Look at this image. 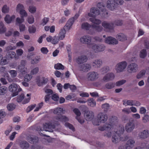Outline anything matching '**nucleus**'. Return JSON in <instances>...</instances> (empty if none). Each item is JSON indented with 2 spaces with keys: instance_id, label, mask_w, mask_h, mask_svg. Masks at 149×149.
I'll use <instances>...</instances> for the list:
<instances>
[{
  "instance_id": "1",
  "label": "nucleus",
  "mask_w": 149,
  "mask_h": 149,
  "mask_svg": "<svg viewBox=\"0 0 149 149\" xmlns=\"http://www.w3.org/2000/svg\"><path fill=\"white\" fill-rule=\"evenodd\" d=\"M100 11L102 12V15L103 14L107 15L108 14L105 9V7L104 6L103 3L101 2L98 3L97 8L93 7L91 8V12L88 13V15L89 17H93L90 18L89 20L94 24L99 25L101 22L100 20L95 18L96 16L100 14Z\"/></svg>"
},
{
  "instance_id": "2",
  "label": "nucleus",
  "mask_w": 149,
  "mask_h": 149,
  "mask_svg": "<svg viewBox=\"0 0 149 149\" xmlns=\"http://www.w3.org/2000/svg\"><path fill=\"white\" fill-rule=\"evenodd\" d=\"M81 28L84 30L88 31V33L91 35H93L96 32H100L103 29V28L100 26L94 24L90 25L87 22L83 23L81 25Z\"/></svg>"
},
{
  "instance_id": "3",
  "label": "nucleus",
  "mask_w": 149,
  "mask_h": 149,
  "mask_svg": "<svg viewBox=\"0 0 149 149\" xmlns=\"http://www.w3.org/2000/svg\"><path fill=\"white\" fill-rule=\"evenodd\" d=\"M79 16V14H76L74 17L70 19L67 22L63 28L61 29L59 33V38L60 39L62 40L65 38L66 31L70 29L74 20H76Z\"/></svg>"
},
{
  "instance_id": "4",
  "label": "nucleus",
  "mask_w": 149,
  "mask_h": 149,
  "mask_svg": "<svg viewBox=\"0 0 149 149\" xmlns=\"http://www.w3.org/2000/svg\"><path fill=\"white\" fill-rule=\"evenodd\" d=\"M117 128L119 129V130L116 131L114 130L113 135L112 139V141L115 143H116L120 141H125L128 139V136H125L124 138L121 137V134H123L124 131V128L123 127L120 126H117Z\"/></svg>"
},
{
  "instance_id": "5",
  "label": "nucleus",
  "mask_w": 149,
  "mask_h": 149,
  "mask_svg": "<svg viewBox=\"0 0 149 149\" xmlns=\"http://www.w3.org/2000/svg\"><path fill=\"white\" fill-rule=\"evenodd\" d=\"M109 121L110 122H107L104 125L99 127V130L101 131L111 130L113 132V128H116L118 119L116 117L113 116L109 119Z\"/></svg>"
},
{
  "instance_id": "6",
  "label": "nucleus",
  "mask_w": 149,
  "mask_h": 149,
  "mask_svg": "<svg viewBox=\"0 0 149 149\" xmlns=\"http://www.w3.org/2000/svg\"><path fill=\"white\" fill-rule=\"evenodd\" d=\"M123 22L122 20H116L113 23H107L106 21H104L102 23V26L105 29H108L109 31H113L114 24L116 26H121L123 24Z\"/></svg>"
},
{
  "instance_id": "7",
  "label": "nucleus",
  "mask_w": 149,
  "mask_h": 149,
  "mask_svg": "<svg viewBox=\"0 0 149 149\" xmlns=\"http://www.w3.org/2000/svg\"><path fill=\"white\" fill-rule=\"evenodd\" d=\"M97 120H94L93 121V125H98L101 123H104L106 122L108 118V116L107 114L104 113H100L97 116Z\"/></svg>"
},
{
  "instance_id": "8",
  "label": "nucleus",
  "mask_w": 149,
  "mask_h": 149,
  "mask_svg": "<svg viewBox=\"0 0 149 149\" xmlns=\"http://www.w3.org/2000/svg\"><path fill=\"white\" fill-rule=\"evenodd\" d=\"M123 2V0H109L107 6L110 10H113L118 4L121 5Z\"/></svg>"
},
{
  "instance_id": "9",
  "label": "nucleus",
  "mask_w": 149,
  "mask_h": 149,
  "mask_svg": "<svg viewBox=\"0 0 149 149\" xmlns=\"http://www.w3.org/2000/svg\"><path fill=\"white\" fill-rule=\"evenodd\" d=\"M60 125L59 122L58 121L53 120L48 123H45L44 124L43 128L45 131H53L52 129L55 128L56 126Z\"/></svg>"
},
{
  "instance_id": "10",
  "label": "nucleus",
  "mask_w": 149,
  "mask_h": 149,
  "mask_svg": "<svg viewBox=\"0 0 149 149\" xmlns=\"http://www.w3.org/2000/svg\"><path fill=\"white\" fill-rule=\"evenodd\" d=\"M9 91L12 93V95L14 97L17 95L19 92L22 91V89L17 84L13 83L8 87Z\"/></svg>"
},
{
  "instance_id": "11",
  "label": "nucleus",
  "mask_w": 149,
  "mask_h": 149,
  "mask_svg": "<svg viewBox=\"0 0 149 149\" xmlns=\"http://www.w3.org/2000/svg\"><path fill=\"white\" fill-rule=\"evenodd\" d=\"M134 143L135 141L134 140L129 139L126 144L120 146L118 149H131L134 146Z\"/></svg>"
},
{
  "instance_id": "12",
  "label": "nucleus",
  "mask_w": 149,
  "mask_h": 149,
  "mask_svg": "<svg viewBox=\"0 0 149 149\" xmlns=\"http://www.w3.org/2000/svg\"><path fill=\"white\" fill-rule=\"evenodd\" d=\"M98 74L95 72H90L87 75V79L88 80L91 81L96 80L98 78Z\"/></svg>"
},
{
  "instance_id": "13",
  "label": "nucleus",
  "mask_w": 149,
  "mask_h": 149,
  "mask_svg": "<svg viewBox=\"0 0 149 149\" xmlns=\"http://www.w3.org/2000/svg\"><path fill=\"white\" fill-rule=\"evenodd\" d=\"M105 47L103 45L95 44L92 46V48L95 52H98L103 51Z\"/></svg>"
},
{
  "instance_id": "14",
  "label": "nucleus",
  "mask_w": 149,
  "mask_h": 149,
  "mask_svg": "<svg viewBox=\"0 0 149 149\" xmlns=\"http://www.w3.org/2000/svg\"><path fill=\"white\" fill-rule=\"evenodd\" d=\"M117 66L116 70L117 72H122L126 68L127 63L126 61H122L119 63L117 65Z\"/></svg>"
},
{
  "instance_id": "15",
  "label": "nucleus",
  "mask_w": 149,
  "mask_h": 149,
  "mask_svg": "<svg viewBox=\"0 0 149 149\" xmlns=\"http://www.w3.org/2000/svg\"><path fill=\"white\" fill-rule=\"evenodd\" d=\"M36 83L38 86H41L45 85L47 82L48 79L47 78L42 77L41 79L38 78L36 79Z\"/></svg>"
},
{
  "instance_id": "16",
  "label": "nucleus",
  "mask_w": 149,
  "mask_h": 149,
  "mask_svg": "<svg viewBox=\"0 0 149 149\" xmlns=\"http://www.w3.org/2000/svg\"><path fill=\"white\" fill-rule=\"evenodd\" d=\"M105 42L109 44L116 45L118 43V41L116 39L111 36L106 38Z\"/></svg>"
},
{
  "instance_id": "17",
  "label": "nucleus",
  "mask_w": 149,
  "mask_h": 149,
  "mask_svg": "<svg viewBox=\"0 0 149 149\" xmlns=\"http://www.w3.org/2000/svg\"><path fill=\"white\" fill-rule=\"evenodd\" d=\"M84 116L86 120L88 121L92 120L94 116V113L91 111H86Z\"/></svg>"
},
{
  "instance_id": "18",
  "label": "nucleus",
  "mask_w": 149,
  "mask_h": 149,
  "mask_svg": "<svg viewBox=\"0 0 149 149\" xmlns=\"http://www.w3.org/2000/svg\"><path fill=\"white\" fill-rule=\"evenodd\" d=\"M138 65L135 63H132L129 65L127 67L128 71L130 73L136 72L138 69Z\"/></svg>"
},
{
  "instance_id": "19",
  "label": "nucleus",
  "mask_w": 149,
  "mask_h": 149,
  "mask_svg": "<svg viewBox=\"0 0 149 149\" xmlns=\"http://www.w3.org/2000/svg\"><path fill=\"white\" fill-rule=\"evenodd\" d=\"M138 136L141 139H143L146 138L149 136V131L148 130H144L139 132Z\"/></svg>"
},
{
  "instance_id": "20",
  "label": "nucleus",
  "mask_w": 149,
  "mask_h": 149,
  "mask_svg": "<svg viewBox=\"0 0 149 149\" xmlns=\"http://www.w3.org/2000/svg\"><path fill=\"white\" fill-rule=\"evenodd\" d=\"M91 36H84L80 39L81 42L87 44H89L91 42Z\"/></svg>"
},
{
  "instance_id": "21",
  "label": "nucleus",
  "mask_w": 149,
  "mask_h": 149,
  "mask_svg": "<svg viewBox=\"0 0 149 149\" xmlns=\"http://www.w3.org/2000/svg\"><path fill=\"white\" fill-rule=\"evenodd\" d=\"M115 77V75L113 73H109L107 74L103 78V80L104 81H108L113 80Z\"/></svg>"
},
{
  "instance_id": "22",
  "label": "nucleus",
  "mask_w": 149,
  "mask_h": 149,
  "mask_svg": "<svg viewBox=\"0 0 149 149\" xmlns=\"http://www.w3.org/2000/svg\"><path fill=\"white\" fill-rule=\"evenodd\" d=\"M54 119L62 122H65L69 121V119L66 116L61 115L56 116L54 117Z\"/></svg>"
},
{
  "instance_id": "23",
  "label": "nucleus",
  "mask_w": 149,
  "mask_h": 149,
  "mask_svg": "<svg viewBox=\"0 0 149 149\" xmlns=\"http://www.w3.org/2000/svg\"><path fill=\"white\" fill-rule=\"evenodd\" d=\"M135 125L134 123L130 122L127 123L125 126L126 131L128 132H131L134 129Z\"/></svg>"
},
{
  "instance_id": "24",
  "label": "nucleus",
  "mask_w": 149,
  "mask_h": 149,
  "mask_svg": "<svg viewBox=\"0 0 149 149\" xmlns=\"http://www.w3.org/2000/svg\"><path fill=\"white\" fill-rule=\"evenodd\" d=\"M27 140L30 143L34 144L38 142L39 139L36 136H29L27 137Z\"/></svg>"
},
{
  "instance_id": "25",
  "label": "nucleus",
  "mask_w": 149,
  "mask_h": 149,
  "mask_svg": "<svg viewBox=\"0 0 149 149\" xmlns=\"http://www.w3.org/2000/svg\"><path fill=\"white\" fill-rule=\"evenodd\" d=\"M88 58L87 56L84 55L79 56L76 59V61L78 64H81L87 61Z\"/></svg>"
},
{
  "instance_id": "26",
  "label": "nucleus",
  "mask_w": 149,
  "mask_h": 149,
  "mask_svg": "<svg viewBox=\"0 0 149 149\" xmlns=\"http://www.w3.org/2000/svg\"><path fill=\"white\" fill-rule=\"evenodd\" d=\"M80 68L81 69V71L84 72H87L90 70L91 66L89 64H84L80 65Z\"/></svg>"
},
{
  "instance_id": "27",
  "label": "nucleus",
  "mask_w": 149,
  "mask_h": 149,
  "mask_svg": "<svg viewBox=\"0 0 149 149\" xmlns=\"http://www.w3.org/2000/svg\"><path fill=\"white\" fill-rule=\"evenodd\" d=\"M19 146L23 149H27L29 147V144L25 141H22L20 142Z\"/></svg>"
},
{
  "instance_id": "28",
  "label": "nucleus",
  "mask_w": 149,
  "mask_h": 149,
  "mask_svg": "<svg viewBox=\"0 0 149 149\" xmlns=\"http://www.w3.org/2000/svg\"><path fill=\"white\" fill-rule=\"evenodd\" d=\"M24 61H22L21 62V65L18 66V70L22 74H25L26 72V68H25V66L24 65H22V63Z\"/></svg>"
},
{
  "instance_id": "29",
  "label": "nucleus",
  "mask_w": 149,
  "mask_h": 149,
  "mask_svg": "<svg viewBox=\"0 0 149 149\" xmlns=\"http://www.w3.org/2000/svg\"><path fill=\"white\" fill-rule=\"evenodd\" d=\"M63 108L61 107L56 108L54 109L53 113L57 115H61L63 113Z\"/></svg>"
},
{
  "instance_id": "30",
  "label": "nucleus",
  "mask_w": 149,
  "mask_h": 149,
  "mask_svg": "<svg viewBox=\"0 0 149 149\" xmlns=\"http://www.w3.org/2000/svg\"><path fill=\"white\" fill-rule=\"evenodd\" d=\"M15 18V16L13 15L11 17L8 15H6L4 18V20L7 23H10Z\"/></svg>"
},
{
  "instance_id": "31",
  "label": "nucleus",
  "mask_w": 149,
  "mask_h": 149,
  "mask_svg": "<svg viewBox=\"0 0 149 149\" xmlns=\"http://www.w3.org/2000/svg\"><path fill=\"white\" fill-rule=\"evenodd\" d=\"M116 38L120 41H123L127 39V37L123 33H120L117 35Z\"/></svg>"
},
{
  "instance_id": "32",
  "label": "nucleus",
  "mask_w": 149,
  "mask_h": 149,
  "mask_svg": "<svg viewBox=\"0 0 149 149\" xmlns=\"http://www.w3.org/2000/svg\"><path fill=\"white\" fill-rule=\"evenodd\" d=\"M16 54L15 52L13 51L8 52L6 54L7 58L9 59H11L15 57Z\"/></svg>"
},
{
  "instance_id": "33",
  "label": "nucleus",
  "mask_w": 149,
  "mask_h": 149,
  "mask_svg": "<svg viewBox=\"0 0 149 149\" xmlns=\"http://www.w3.org/2000/svg\"><path fill=\"white\" fill-rule=\"evenodd\" d=\"M124 105L125 106L127 105L133 106L134 101L132 100H124L123 101Z\"/></svg>"
},
{
  "instance_id": "34",
  "label": "nucleus",
  "mask_w": 149,
  "mask_h": 149,
  "mask_svg": "<svg viewBox=\"0 0 149 149\" xmlns=\"http://www.w3.org/2000/svg\"><path fill=\"white\" fill-rule=\"evenodd\" d=\"M88 104L91 107H94L95 106L96 102L93 98H91L88 100Z\"/></svg>"
},
{
  "instance_id": "35",
  "label": "nucleus",
  "mask_w": 149,
  "mask_h": 149,
  "mask_svg": "<svg viewBox=\"0 0 149 149\" xmlns=\"http://www.w3.org/2000/svg\"><path fill=\"white\" fill-rule=\"evenodd\" d=\"M7 88L5 86L0 87V95H3L7 92Z\"/></svg>"
},
{
  "instance_id": "36",
  "label": "nucleus",
  "mask_w": 149,
  "mask_h": 149,
  "mask_svg": "<svg viewBox=\"0 0 149 149\" xmlns=\"http://www.w3.org/2000/svg\"><path fill=\"white\" fill-rule=\"evenodd\" d=\"M102 62L101 60H95L93 62V66L95 67H100L102 64Z\"/></svg>"
},
{
  "instance_id": "37",
  "label": "nucleus",
  "mask_w": 149,
  "mask_h": 149,
  "mask_svg": "<svg viewBox=\"0 0 149 149\" xmlns=\"http://www.w3.org/2000/svg\"><path fill=\"white\" fill-rule=\"evenodd\" d=\"M0 34L4 33L6 31V28L2 22H0Z\"/></svg>"
},
{
  "instance_id": "38",
  "label": "nucleus",
  "mask_w": 149,
  "mask_h": 149,
  "mask_svg": "<svg viewBox=\"0 0 149 149\" xmlns=\"http://www.w3.org/2000/svg\"><path fill=\"white\" fill-rule=\"evenodd\" d=\"M54 67L56 70H63L64 69V66L60 63L55 64L54 65Z\"/></svg>"
},
{
  "instance_id": "39",
  "label": "nucleus",
  "mask_w": 149,
  "mask_h": 149,
  "mask_svg": "<svg viewBox=\"0 0 149 149\" xmlns=\"http://www.w3.org/2000/svg\"><path fill=\"white\" fill-rule=\"evenodd\" d=\"M115 86V84L113 82H109L106 84L105 87L107 89H110L113 88Z\"/></svg>"
},
{
  "instance_id": "40",
  "label": "nucleus",
  "mask_w": 149,
  "mask_h": 149,
  "mask_svg": "<svg viewBox=\"0 0 149 149\" xmlns=\"http://www.w3.org/2000/svg\"><path fill=\"white\" fill-rule=\"evenodd\" d=\"M15 105L13 104H9L7 106V108L9 111H11L15 109Z\"/></svg>"
},
{
  "instance_id": "41",
  "label": "nucleus",
  "mask_w": 149,
  "mask_h": 149,
  "mask_svg": "<svg viewBox=\"0 0 149 149\" xmlns=\"http://www.w3.org/2000/svg\"><path fill=\"white\" fill-rule=\"evenodd\" d=\"M146 50L144 49H143L140 52V56L141 58H144L146 56Z\"/></svg>"
},
{
  "instance_id": "42",
  "label": "nucleus",
  "mask_w": 149,
  "mask_h": 149,
  "mask_svg": "<svg viewBox=\"0 0 149 149\" xmlns=\"http://www.w3.org/2000/svg\"><path fill=\"white\" fill-rule=\"evenodd\" d=\"M146 72V71L144 70H141L137 75L136 77L137 79H139L141 78L142 76L144 75Z\"/></svg>"
},
{
  "instance_id": "43",
  "label": "nucleus",
  "mask_w": 149,
  "mask_h": 149,
  "mask_svg": "<svg viewBox=\"0 0 149 149\" xmlns=\"http://www.w3.org/2000/svg\"><path fill=\"white\" fill-rule=\"evenodd\" d=\"M64 125L66 127L68 128L73 131H74L75 130L73 125L68 122L65 123Z\"/></svg>"
},
{
  "instance_id": "44",
  "label": "nucleus",
  "mask_w": 149,
  "mask_h": 149,
  "mask_svg": "<svg viewBox=\"0 0 149 149\" xmlns=\"http://www.w3.org/2000/svg\"><path fill=\"white\" fill-rule=\"evenodd\" d=\"M36 31V27L33 25L30 26L29 28V31L30 33H34Z\"/></svg>"
},
{
  "instance_id": "45",
  "label": "nucleus",
  "mask_w": 149,
  "mask_h": 149,
  "mask_svg": "<svg viewBox=\"0 0 149 149\" xmlns=\"http://www.w3.org/2000/svg\"><path fill=\"white\" fill-rule=\"evenodd\" d=\"M24 98V95L23 93H22L20 95L17 97V101L18 102H21Z\"/></svg>"
},
{
  "instance_id": "46",
  "label": "nucleus",
  "mask_w": 149,
  "mask_h": 149,
  "mask_svg": "<svg viewBox=\"0 0 149 149\" xmlns=\"http://www.w3.org/2000/svg\"><path fill=\"white\" fill-rule=\"evenodd\" d=\"M9 72L12 78H15L17 75V72L15 70H11L9 71Z\"/></svg>"
},
{
  "instance_id": "47",
  "label": "nucleus",
  "mask_w": 149,
  "mask_h": 149,
  "mask_svg": "<svg viewBox=\"0 0 149 149\" xmlns=\"http://www.w3.org/2000/svg\"><path fill=\"white\" fill-rule=\"evenodd\" d=\"M32 76L31 74H26L24 77V80L26 82H29L32 78Z\"/></svg>"
},
{
  "instance_id": "48",
  "label": "nucleus",
  "mask_w": 149,
  "mask_h": 149,
  "mask_svg": "<svg viewBox=\"0 0 149 149\" xmlns=\"http://www.w3.org/2000/svg\"><path fill=\"white\" fill-rule=\"evenodd\" d=\"M49 21V18L48 17H44L42 20V22L40 24V25L43 26L46 25Z\"/></svg>"
},
{
  "instance_id": "49",
  "label": "nucleus",
  "mask_w": 149,
  "mask_h": 149,
  "mask_svg": "<svg viewBox=\"0 0 149 149\" xmlns=\"http://www.w3.org/2000/svg\"><path fill=\"white\" fill-rule=\"evenodd\" d=\"M19 13L21 15V17L24 18L27 15V14L24 10H21L19 11Z\"/></svg>"
},
{
  "instance_id": "50",
  "label": "nucleus",
  "mask_w": 149,
  "mask_h": 149,
  "mask_svg": "<svg viewBox=\"0 0 149 149\" xmlns=\"http://www.w3.org/2000/svg\"><path fill=\"white\" fill-rule=\"evenodd\" d=\"M9 10V8L6 5L3 6L2 9V12L4 13H7Z\"/></svg>"
},
{
  "instance_id": "51",
  "label": "nucleus",
  "mask_w": 149,
  "mask_h": 149,
  "mask_svg": "<svg viewBox=\"0 0 149 149\" xmlns=\"http://www.w3.org/2000/svg\"><path fill=\"white\" fill-rule=\"evenodd\" d=\"M24 19L23 17H21V18L19 17H17L16 19V24L17 25V24H20L24 21Z\"/></svg>"
},
{
  "instance_id": "52",
  "label": "nucleus",
  "mask_w": 149,
  "mask_h": 149,
  "mask_svg": "<svg viewBox=\"0 0 149 149\" xmlns=\"http://www.w3.org/2000/svg\"><path fill=\"white\" fill-rule=\"evenodd\" d=\"M27 21L29 24H32L34 22V18L33 16L31 15L28 17Z\"/></svg>"
},
{
  "instance_id": "53",
  "label": "nucleus",
  "mask_w": 149,
  "mask_h": 149,
  "mask_svg": "<svg viewBox=\"0 0 149 149\" xmlns=\"http://www.w3.org/2000/svg\"><path fill=\"white\" fill-rule=\"evenodd\" d=\"M40 51L43 54H46L49 52V50L47 47H42L41 48Z\"/></svg>"
},
{
  "instance_id": "54",
  "label": "nucleus",
  "mask_w": 149,
  "mask_h": 149,
  "mask_svg": "<svg viewBox=\"0 0 149 149\" xmlns=\"http://www.w3.org/2000/svg\"><path fill=\"white\" fill-rule=\"evenodd\" d=\"M36 106V104H34L30 106H28L26 109V112L29 113Z\"/></svg>"
},
{
  "instance_id": "55",
  "label": "nucleus",
  "mask_w": 149,
  "mask_h": 149,
  "mask_svg": "<svg viewBox=\"0 0 149 149\" xmlns=\"http://www.w3.org/2000/svg\"><path fill=\"white\" fill-rule=\"evenodd\" d=\"M73 111L75 114L76 115V117H79L81 115V113L78 109L76 108L74 109Z\"/></svg>"
},
{
  "instance_id": "56",
  "label": "nucleus",
  "mask_w": 149,
  "mask_h": 149,
  "mask_svg": "<svg viewBox=\"0 0 149 149\" xmlns=\"http://www.w3.org/2000/svg\"><path fill=\"white\" fill-rule=\"evenodd\" d=\"M36 8L35 7L30 6L29 8V11L31 13H33L36 12Z\"/></svg>"
},
{
  "instance_id": "57",
  "label": "nucleus",
  "mask_w": 149,
  "mask_h": 149,
  "mask_svg": "<svg viewBox=\"0 0 149 149\" xmlns=\"http://www.w3.org/2000/svg\"><path fill=\"white\" fill-rule=\"evenodd\" d=\"M102 107L104 109V111H106L109 108V105L108 104L106 103L102 105Z\"/></svg>"
},
{
  "instance_id": "58",
  "label": "nucleus",
  "mask_w": 149,
  "mask_h": 149,
  "mask_svg": "<svg viewBox=\"0 0 149 149\" xmlns=\"http://www.w3.org/2000/svg\"><path fill=\"white\" fill-rule=\"evenodd\" d=\"M126 82V81L125 80H122L118 81L116 83V85L117 86H120L123 85Z\"/></svg>"
},
{
  "instance_id": "59",
  "label": "nucleus",
  "mask_w": 149,
  "mask_h": 149,
  "mask_svg": "<svg viewBox=\"0 0 149 149\" xmlns=\"http://www.w3.org/2000/svg\"><path fill=\"white\" fill-rule=\"evenodd\" d=\"M109 67L107 66H104L101 69L102 72H103V74L106 73L109 71Z\"/></svg>"
},
{
  "instance_id": "60",
  "label": "nucleus",
  "mask_w": 149,
  "mask_h": 149,
  "mask_svg": "<svg viewBox=\"0 0 149 149\" xmlns=\"http://www.w3.org/2000/svg\"><path fill=\"white\" fill-rule=\"evenodd\" d=\"M0 63L1 65H4L7 63V60L5 58H1V60L0 61Z\"/></svg>"
},
{
  "instance_id": "61",
  "label": "nucleus",
  "mask_w": 149,
  "mask_h": 149,
  "mask_svg": "<svg viewBox=\"0 0 149 149\" xmlns=\"http://www.w3.org/2000/svg\"><path fill=\"white\" fill-rule=\"evenodd\" d=\"M58 95L56 94H54L52 95V98L54 101H58L59 99Z\"/></svg>"
},
{
  "instance_id": "62",
  "label": "nucleus",
  "mask_w": 149,
  "mask_h": 149,
  "mask_svg": "<svg viewBox=\"0 0 149 149\" xmlns=\"http://www.w3.org/2000/svg\"><path fill=\"white\" fill-rule=\"evenodd\" d=\"M38 67L36 68L32 69L31 71V74H37L38 71Z\"/></svg>"
},
{
  "instance_id": "63",
  "label": "nucleus",
  "mask_w": 149,
  "mask_h": 149,
  "mask_svg": "<svg viewBox=\"0 0 149 149\" xmlns=\"http://www.w3.org/2000/svg\"><path fill=\"white\" fill-rule=\"evenodd\" d=\"M24 8V6L22 4L20 3H19L17 7L16 10L18 11L19 10H23V9Z\"/></svg>"
},
{
  "instance_id": "64",
  "label": "nucleus",
  "mask_w": 149,
  "mask_h": 149,
  "mask_svg": "<svg viewBox=\"0 0 149 149\" xmlns=\"http://www.w3.org/2000/svg\"><path fill=\"white\" fill-rule=\"evenodd\" d=\"M46 36L45 34H43L40 36L38 40V42L39 43H41L42 42V39L45 38Z\"/></svg>"
}]
</instances>
